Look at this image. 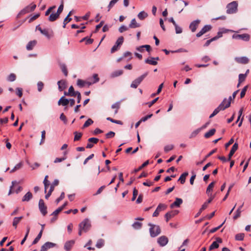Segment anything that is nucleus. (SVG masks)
Masks as SVG:
<instances>
[{
  "instance_id": "39448f33",
  "label": "nucleus",
  "mask_w": 251,
  "mask_h": 251,
  "mask_svg": "<svg viewBox=\"0 0 251 251\" xmlns=\"http://www.w3.org/2000/svg\"><path fill=\"white\" fill-rule=\"evenodd\" d=\"M238 3L236 1H233L227 4L226 6V12L228 14H233L237 10Z\"/></svg>"
},
{
  "instance_id": "6e6552de",
  "label": "nucleus",
  "mask_w": 251,
  "mask_h": 251,
  "mask_svg": "<svg viewBox=\"0 0 251 251\" xmlns=\"http://www.w3.org/2000/svg\"><path fill=\"white\" fill-rule=\"evenodd\" d=\"M39 208L41 213L45 216L47 213V207L45 205L44 201L40 199L39 201Z\"/></svg>"
},
{
  "instance_id": "69168bd1",
  "label": "nucleus",
  "mask_w": 251,
  "mask_h": 251,
  "mask_svg": "<svg viewBox=\"0 0 251 251\" xmlns=\"http://www.w3.org/2000/svg\"><path fill=\"white\" fill-rule=\"evenodd\" d=\"M93 77L94 78V80L90 82V83H92V84H94V83H96L99 81V78L98 75L97 74L93 75Z\"/></svg>"
},
{
  "instance_id": "dca6fc26",
  "label": "nucleus",
  "mask_w": 251,
  "mask_h": 251,
  "mask_svg": "<svg viewBox=\"0 0 251 251\" xmlns=\"http://www.w3.org/2000/svg\"><path fill=\"white\" fill-rule=\"evenodd\" d=\"M222 240L220 238H217V241L213 242L210 246L209 250L211 251L214 249L218 248L219 246L218 243H222Z\"/></svg>"
},
{
  "instance_id": "58836bf2",
  "label": "nucleus",
  "mask_w": 251,
  "mask_h": 251,
  "mask_svg": "<svg viewBox=\"0 0 251 251\" xmlns=\"http://www.w3.org/2000/svg\"><path fill=\"white\" fill-rule=\"evenodd\" d=\"M246 75H244V74H239V82H238V84L237 85V87H239L240 84L243 82V81H245V80L246 79Z\"/></svg>"
},
{
  "instance_id": "bb28decb",
  "label": "nucleus",
  "mask_w": 251,
  "mask_h": 251,
  "mask_svg": "<svg viewBox=\"0 0 251 251\" xmlns=\"http://www.w3.org/2000/svg\"><path fill=\"white\" fill-rule=\"evenodd\" d=\"M69 103V100L65 98L64 97L61 98V99L58 101V104L59 105H62L63 106H66Z\"/></svg>"
},
{
  "instance_id": "cd10ccee",
  "label": "nucleus",
  "mask_w": 251,
  "mask_h": 251,
  "mask_svg": "<svg viewBox=\"0 0 251 251\" xmlns=\"http://www.w3.org/2000/svg\"><path fill=\"white\" fill-rule=\"evenodd\" d=\"M36 44L37 41L36 40H33L29 42L26 47L27 50H32L33 49V48L35 46Z\"/></svg>"
},
{
  "instance_id": "37998d69",
  "label": "nucleus",
  "mask_w": 251,
  "mask_h": 251,
  "mask_svg": "<svg viewBox=\"0 0 251 251\" xmlns=\"http://www.w3.org/2000/svg\"><path fill=\"white\" fill-rule=\"evenodd\" d=\"M123 71L122 70H117V71H116L114 72L113 73H112V74H111V76L113 77H117V76L122 75L123 74Z\"/></svg>"
},
{
  "instance_id": "f257e3e1",
  "label": "nucleus",
  "mask_w": 251,
  "mask_h": 251,
  "mask_svg": "<svg viewBox=\"0 0 251 251\" xmlns=\"http://www.w3.org/2000/svg\"><path fill=\"white\" fill-rule=\"evenodd\" d=\"M231 97L230 96L228 100L225 99L222 103L216 108L213 113L210 115L209 118H211L217 115L221 110H224L225 109L229 107L230 105Z\"/></svg>"
},
{
  "instance_id": "052dcab7",
  "label": "nucleus",
  "mask_w": 251,
  "mask_h": 251,
  "mask_svg": "<svg viewBox=\"0 0 251 251\" xmlns=\"http://www.w3.org/2000/svg\"><path fill=\"white\" fill-rule=\"evenodd\" d=\"M167 207V205L163 203H160L157 207L158 208V209H160V210L161 211L165 210Z\"/></svg>"
},
{
  "instance_id": "3c124183",
  "label": "nucleus",
  "mask_w": 251,
  "mask_h": 251,
  "mask_svg": "<svg viewBox=\"0 0 251 251\" xmlns=\"http://www.w3.org/2000/svg\"><path fill=\"white\" fill-rule=\"evenodd\" d=\"M244 238V233H238L235 235V239L238 241H242Z\"/></svg>"
},
{
  "instance_id": "a19ab883",
  "label": "nucleus",
  "mask_w": 251,
  "mask_h": 251,
  "mask_svg": "<svg viewBox=\"0 0 251 251\" xmlns=\"http://www.w3.org/2000/svg\"><path fill=\"white\" fill-rule=\"evenodd\" d=\"M85 42V44L86 45H89L91 44L93 42V39L88 38V37H85L82 38L80 41V42Z\"/></svg>"
},
{
  "instance_id": "ddd939ff",
  "label": "nucleus",
  "mask_w": 251,
  "mask_h": 251,
  "mask_svg": "<svg viewBox=\"0 0 251 251\" xmlns=\"http://www.w3.org/2000/svg\"><path fill=\"white\" fill-rule=\"evenodd\" d=\"M36 29L37 30H38L39 31H40V32L43 34L44 35H45V36H46L47 38H50L51 37V36H52V34H50L49 32V30L48 29H42V28L39 25H37L36 27Z\"/></svg>"
},
{
  "instance_id": "c9c22d12",
  "label": "nucleus",
  "mask_w": 251,
  "mask_h": 251,
  "mask_svg": "<svg viewBox=\"0 0 251 251\" xmlns=\"http://www.w3.org/2000/svg\"><path fill=\"white\" fill-rule=\"evenodd\" d=\"M48 176H46L45 177L43 183L45 186V192H46L48 188L50 185V181L48 180Z\"/></svg>"
},
{
  "instance_id": "13d9d810",
  "label": "nucleus",
  "mask_w": 251,
  "mask_h": 251,
  "mask_svg": "<svg viewBox=\"0 0 251 251\" xmlns=\"http://www.w3.org/2000/svg\"><path fill=\"white\" fill-rule=\"evenodd\" d=\"M138 190L135 188L133 191V196L131 199L132 201H134L136 199L137 196L138 195Z\"/></svg>"
},
{
  "instance_id": "a878e982",
  "label": "nucleus",
  "mask_w": 251,
  "mask_h": 251,
  "mask_svg": "<svg viewBox=\"0 0 251 251\" xmlns=\"http://www.w3.org/2000/svg\"><path fill=\"white\" fill-rule=\"evenodd\" d=\"M33 197L32 194L30 192H28L26 193L22 198V201H28Z\"/></svg>"
},
{
  "instance_id": "393cba45",
  "label": "nucleus",
  "mask_w": 251,
  "mask_h": 251,
  "mask_svg": "<svg viewBox=\"0 0 251 251\" xmlns=\"http://www.w3.org/2000/svg\"><path fill=\"white\" fill-rule=\"evenodd\" d=\"M140 26V24L137 22L135 18L133 19L131 21V22L129 25V27L131 28H135L137 27H139Z\"/></svg>"
},
{
  "instance_id": "338daca9",
  "label": "nucleus",
  "mask_w": 251,
  "mask_h": 251,
  "mask_svg": "<svg viewBox=\"0 0 251 251\" xmlns=\"http://www.w3.org/2000/svg\"><path fill=\"white\" fill-rule=\"evenodd\" d=\"M128 29V28L125 25H122L119 28V31L120 32L122 33L125 31H126Z\"/></svg>"
},
{
  "instance_id": "79ce46f5",
  "label": "nucleus",
  "mask_w": 251,
  "mask_h": 251,
  "mask_svg": "<svg viewBox=\"0 0 251 251\" xmlns=\"http://www.w3.org/2000/svg\"><path fill=\"white\" fill-rule=\"evenodd\" d=\"M60 67L61 69L62 72L63 73L64 75L67 76L68 75V71L67 69V67L64 64H60Z\"/></svg>"
},
{
  "instance_id": "2eb2a0df",
  "label": "nucleus",
  "mask_w": 251,
  "mask_h": 251,
  "mask_svg": "<svg viewBox=\"0 0 251 251\" xmlns=\"http://www.w3.org/2000/svg\"><path fill=\"white\" fill-rule=\"evenodd\" d=\"M168 242V239L165 236L160 237L157 240V243L160 246L163 247L165 246Z\"/></svg>"
},
{
  "instance_id": "1a4fd4ad",
  "label": "nucleus",
  "mask_w": 251,
  "mask_h": 251,
  "mask_svg": "<svg viewBox=\"0 0 251 251\" xmlns=\"http://www.w3.org/2000/svg\"><path fill=\"white\" fill-rule=\"evenodd\" d=\"M232 37L234 39H241L246 41H248L250 40V35L246 33L243 34H234Z\"/></svg>"
},
{
  "instance_id": "72a5a7b5",
  "label": "nucleus",
  "mask_w": 251,
  "mask_h": 251,
  "mask_svg": "<svg viewBox=\"0 0 251 251\" xmlns=\"http://www.w3.org/2000/svg\"><path fill=\"white\" fill-rule=\"evenodd\" d=\"M221 36H222V33L220 32H218V36H215V37L212 38V39L207 40L205 44H204V46L207 47V46H209L211 42L216 40V39H217L218 38H219Z\"/></svg>"
},
{
  "instance_id": "20e7f679",
  "label": "nucleus",
  "mask_w": 251,
  "mask_h": 251,
  "mask_svg": "<svg viewBox=\"0 0 251 251\" xmlns=\"http://www.w3.org/2000/svg\"><path fill=\"white\" fill-rule=\"evenodd\" d=\"M149 226H151L150 232L152 237H156L160 233L161 229L159 226L151 224H150Z\"/></svg>"
},
{
  "instance_id": "5fc2aeb1",
  "label": "nucleus",
  "mask_w": 251,
  "mask_h": 251,
  "mask_svg": "<svg viewBox=\"0 0 251 251\" xmlns=\"http://www.w3.org/2000/svg\"><path fill=\"white\" fill-rule=\"evenodd\" d=\"M40 15V13H37V14H35V15L31 17L29 20V21H28L29 23H30L31 22H32L33 21H34V20H35L36 19H37V18H38L39 17Z\"/></svg>"
},
{
  "instance_id": "de8ad7c7",
  "label": "nucleus",
  "mask_w": 251,
  "mask_h": 251,
  "mask_svg": "<svg viewBox=\"0 0 251 251\" xmlns=\"http://www.w3.org/2000/svg\"><path fill=\"white\" fill-rule=\"evenodd\" d=\"M104 243V240L103 239H100L97 241V243L96 246L98 248H101V247H102L103 246Z\"/></svg>"
},
{
  "instance_id": "9b49d317",
  "label": "nucleus",
  "mask_w": 251,
  "mask_h": 251,
  "mask_svg": "<svg viewBox=\"0 0 251 251\" xmlns=\"http://www.w3.org/2000/svg\"><path fill=\"white\" fill-rule=\"evenodd\" d=\"M99 140L98 138H90L88 139V143L86 146V148L87 149H91L93 148L94 146V144H96L98 142Z\"/></svg>"
},
{
  "instance_id": "2f4dec72",
  "label": "nucleus",
  "mask_w": 251,
  "mask_h": 251,
  "mask_svg": "<svg viewBox=\"0 0 251 251\" xmlns=\"http://www.w3.org/2000/svg\"><path fill=\"white\" fill-rule=\"evenodd\" d=\"M188 175V173L187 172H185L183 173L180 176L178 180L179 181L181 184H184L185 182L186 177Z\"/></svg>"
},
{
  "instance_id": "c85d7f7f",
  "label": "nucleus",
  "mask_w": 251,
  "mask_h": 251,
  "mask_svg": "<svg viewBox=\"0 0 251 251\" xmlns=\"http://www.w3.org/2000/svg\"><path fill=\"white\" fill-rule=\"evenodd\" d=\"M120 107V102H116L115 103L113 104L111 106V108L115 110L114 112V115H116V114H117Z\"/></svg>"
},
{
  "instance_id": "774afa93",
  "label": "nucleus",
  "mask_w": 251,
  "mask_h": 251,
  "mask_svg": "<svg viewBox=\"0 0 251 251\" xmlns=\"http://www.w3.org/2000/svg\"><path fill=\"white\" fill-rule=\"evenodd\" d=\"M119 48V46L115 43V44L113 46V47L112 48V49L111 50V52L112 53H114L116 51L118 50Z\"/></svg>"
},
{
  "instance_id": "49530a36",
  "label": "nucleus",
  "mask_w": 251,
  "mask_h": 251,
  "mask_svg": "<svg viewBox=\"0 0 251 251\" xmlns=\"http://www.w3.org/2000/svg\"><path fill=\"white\" fill-rule=\"evenodd\" d=\"M42 231H40L39 234H38L37 236L35 238V239L33 241L32 244H36L38 243V242L39 241L40 238L42 237Z\"/></svg>"
},
{
  "instance_id": "09e8293b",
  "label": "nucleus",
  "mask_w": 251,
  "mask_h": 251,
  "mask_svg": "<svg viewBox=\"0 0 251 251\" xmlns=\"http://www.w3.org/2000/svg\"><path fill=\"white\" fill-rule=\"evenodd\" d=\"M93 123V121L91 119H88L84 123V124L83 126V128L87 127L92 125Z\"/></svg>"
},
{
  "instance_id": "0eeeda50",
  "label": "nucleus",
  "mask_w": 251,
  "mask_h": 251,
  "mask_svg": "<svg viewBox=\"0 0 251 251\" xmlns=\"http://www.w3.org/2000/svg\"><path fill=\"white\" fill-rule=\"evenodd\" d=\"M12 185L10 187V189L8 193L9 195L13 193L14 192H15L16 193H18L22 189L21 186L18 185V184L15 185V184H17L16 181H12Z\"/></svg>"
},
{
  "instance_id": "aec40b11",
  "label": "nucleus",
  "mask_w": 251,
  "mask_h": 251,
  "mask_svg": "<svg viewBox=\"0 0 251 251\" xmlns=\"http://www.w3.org/2000/svg\"><path fill=\"white\" fill-rule=\"evenodd\" d=\"M58 89L60 91H62L66 87V81L65 80H61L58 81Z\"/></svg>"
},
{
  "instance_id": "c756f323",
  "label": "nucleus",
  "mask_w": 251,
  "mask_h": 251,
  "mask_svg": "<svg viewBox=\"0 0 251 251\" xmlns=\"http://www.w3.org/2000/svg\"><path fill=\"white\" fill-rule=\"evenodd\" d=\"M68 96L75 97L76 95V91H75L74 88L73 86L70 87L69 91L67 92Z\"/></svg>"
},
{
  "instance_id": "f3484780",
  "label": "nucleus",
  "mask_w": 251,
  "mask_h": 251,
  "mask_svg": "<svg viewBox=\"0 0 251 251\" xmlns=\"http://www.w3.org/2000/svg\"><path fill=\"white\" fill-rule=\"evenodd\" d=\"M154 59L156 60H158L159 57H157L156 58L151 57L150 58H148V59H146L145 62V63L150 64V65H156L157 64V62L155 60H154Z\"/></svg>"
},
{
  "instance_id": "7c9ffc66",
  "label": "nucleus",
  "mask_w": 251,
  "mask_h": 251,
  "mask_svg": "<svg viewBox=\"0 0 251 251\" xmlns=\"http://www.w3.org/2000/svg\"><path fill=\"white\" fill-rule=\"evenodd\" d=\"M59 17V15L57 13H52L49 17V21L50 22H54L57 20Z\"/></svg>"
},
{
  "instance_id": "4c0bfd02",
  "label": "nucleus",
  "mask_w": 251,
  "mask_h": 251,
  "mask_svg": "<svg viewBox=\"0 0 251 251\" xmlns=\"http://www.w3.org/2000/svg\"><path fill=\"white\" fill-rule=\"evenodd\" d=\"M216 130L214 128L210 129L208 132H206L204 134V137L206 138H209L210 137L213 135L215 133Z\"/></svg>"
},
{
  "instance_id": "c03bdc74",
  "label": "nucleus",
  "mask_w": 251,
  "mask_h": 251,
  "mask_svg": "<svg viewBox=\"0 0 251 251\" xmlns=\"http://www.w3.org/2000/svg\"><path fill=\"white\" fill-rule=\"evenodd\" d=\"M142 224L141 223H140L138 222H134L132 224V227L136 229H140L142 227Z\"/></svg>"
},
{
  "instance_id": "f8f14e48",
  "label": "nucleus",
  "mask_w": 251,
  "mask_h": 251,
  "mask_svg": "<svg viewBox=\"0 0 251 251\" xmlns=\"http://www.w3.org/2000/svg\"><path fill=\"white\" fill-rule=\"evenodd\" d=\"M56 246V244L51 242H46L41 247L40 251H47L48 249L52 248Z\"/></svg>"
},
{
  "instance_id": "680f3d73",
  "label": "nucleus",
  "mask_w": 251,
  "mask_h": 251,
  "mask_svg": "<svg viewBox=\"0 0 251 251\" xmlns=\"http://www.w3.org/2000/svg\"><path fill=\"white\" fill-rule=\"evenodd\" d=\"M44 83L41 81H39L37 83L38 90L39 92H41L43 87H44Z\"/></svg>"
},
{
  "instance_id": "b1692460",
  "label": "nucleus",
  "mask_w": 251,
  "mask_h": 251,
  "mask_svg": "<svg viewBox=\"0 0 251 251\" xmlns=\"http://www.w3.org/2000/svg\"><path fill=\"white\" fill-rule=\"evenodd\" d=\"M183 201L180 198H176V201L171 204L170 207L171 208H173L175 206L179 207L180 204H182Z\"/></svg>"
},
{
  "instance_id": "ea45409f",
  "label": "nucleus",
  "mask_w": 251,
  "mask_h": 251,
  "mask_svg": "<svg viewBox=\"0 0 251 251\" xmlns=\"http://www.w3.org/2000/svg\"><path fill=\"white\" fill-rule=\"evenodd\" d=\"M243 206V204L240 206L236 210L235 215L233 217L234 220H236L239 217H240L241 213V208Z\"/></svg>"
},
{
  "instance_id": "bf43d9fd",
  "label": "nucleus",
  "mask_w": 251,
  "mask_h": 251,
  "mask_svg": "<svg viewBox=\"0 0 251 251\" xmlns=\"http://www.w3.org/2000/svg\"><path fill=\"white\" fill-rule=\"evenodd\" d=\"M71 20H72L71 18H69V17H68V16H67L65 18V19H64V22H63V28H65L66 24L70 22Z\"/></svg>"
},
{
  "instance_id": "f03ea898",
  "label": "nucleus",
  "mask_w": 251,
  "mask_h": 251,
  "mask_svg": "<svg viewBox=\"0 0 251 251\" xmlns=\"http://www.w3.org/2000/svg\"><path fill=\"white\" fill-rule=\"evenodd\" d=\"M91 223L89 220L87 218L85 219L79 225L78 234L81 236L83 232H87L91 227Z\"/></svg>"
},
{
  "instance_id": "6ab92c4d",
  "label": "nucleus",
  "mask_w": 251,
  "mask_h": 251,
  "mask_svg": "<svg viewBox=\"0 0 251 251\" xmlns=\"http://www.w3.org/2000/svg\"><path fill=\"white\" fill-rule=\"evenodd\" d=\"M238 147V144H237L236 143H235L233 145V146L230 151V152L228 154V161L230 160L231 157L234 154L235 152L237 150Z\"/></svg>"
},
{
  "instance_id": "5701e85b",
  "label": "nucleus",
  "mask_w": 251,
  "mask_h": 251,
  "mask_svg": "<svg viewBox=\"0 0 251 251\" xmlns=\"http://www.w3.org/2000/svg\"><path fill=\"white\" fill-rule=\"evenodd\" d=\"M75 241L73 240H70L66 242L64 245V249L67 251H70Z\"/></svg>"
},
{
  "instance_id": "e433bc0d",
  "label": "nucleus",
  "mask_w": 251,
  "mask_h": 251,
  "mask_svg": "<svg viewBox=\"0 0 251 251\" xmlns=\"http://www.w3.org/2000/svg\"><path fill=\"white\" fill-rule=\"evenodd\" d=\"M215 182L213 181L209 184V185L208 186V187H207V189H206V192L207 194L209 195V193L212 191L213 188H214V186L215 185Z\"/></svg>"
},
{
  "instance_id": "a211bd4d",
  "label": "nucleus",
  "mask_w": 251,
  "mask_h": 251,
  "mask_svg": "<svg viewBox=\"0 0 251 251\" xmlns=\"http://www.w3.org/2000/svg\"><path fill=\"white\" fill-rule=\"evenodd\" d=\"M92 84L90 81H84L83 80L78 79L77 81V85L80 87H84L86 85L90 86Z\"/></svg>"
},
{
  "instance_id": "423d86ee",
  "label": "nucleus",
  "mask_w": 251,
  "mask_h": 251,
  "mask_svg": "<svg viewBox=\"0 0 251 251\" xmlns=\"http://www.w3.org/2000/svg\"><path fill=\"white\" fill-rule=\"evenodd\" d=\"M148 73L146 72L142 75H141L140 76L135 79L131 83L130 87L133 88H136L138 86V85L141 83V82L143 81V80L145 78V77L148 75Z\"/></svg>"
},
{
  "instance_id": "e2e57ef3",
  "label": "nucleus",
  "mask_w": 251,
  "mask_h": 251,
  "mask_svg": "<svg viewBox=\"0 0 251 251\" xmlns=\"http://www.w3.org/2000/svg\"><path fill=\"white\" fill-rule=\"evenodd\" d=\"M115 135V132L113 131H109L106 134L105 136L106 138H111L113 137Z\"/></svg>"
},
{
  "instance_id": "7ed1b4c3",
  "label": "nucleus",
  "mask_w": 251,
  "mask_h": 251,
  "mask_svg": "<svg viewBox=\"0 0 251 251\" xmlns=\"http://www.w3.org/2000/svg\"><path fill=\"white\" fill-rule=\"evenodd\" d=\"M36 7V4L31 3L30 5L26 6L25 8L23 9L18 14L17 17L20 18L21 16L24 15L26 13L32 12L34 10Z\"/></svg>"
},
{
  "instance_id": "9d476101",
  "label": "nucleus",
  "mask_w": 251,
  "mask_h": 251,
  "mask_svg": "<svg viewBox=\"0 0 251 251\" xmlns=\"http://www.w3.org/2000/svg\"><path fill=\"white\" fill-rule=\"evenodd\" d=\"M178 213V211L176 210L171 211L166 213L165 218H166V222H168L171 219L176 215Z\"/></svg>"
},
{
  "instance_id": "473e14b6",
  "label": "nucleus",
  "mask_w": 251,
  "mask_h": 251,
  "mask_svg": "<svg viewBox=\"0 0 251 251\" xmlns=\"http://www.w3.org/2000/svg\"><path fill=\"white\" fill-rule=\"evenodd\" d=\"M23 218V216H21L19 217H15L14 218L12 224L15 228H17V225L20 223V222L21 221V220Z\"/></svg>"
},
{
  "instance_id": "864d4df0",
  "label": "nucleus",
  "mask_w": 251,
  "mask_h": 251,
  "mask_svg": "<svg viewBox=\"0 0 251 251\" xmlns=\"http://www.w3.org/2000/svg\"><path fill=\"white\" fill-rule=\"evenodd\" d=\"M124 37L123 36H121L118 38V39L116 41V44L120 47L121 45L123 44L124 42Z\"/></svg>"
},
{
  "instance_id": "8fccbe9b",
  "label": "nucleus",
  "mask_w": 251,
  "mask_h": 251,
  "mask_svg": "<svg viewBox=\"0 0 251 251\" xmlns=\"http://www.w3.org/2000/svg\"><path fill=\"white\" fill-rule=\"evenodd\" d=\"M16 75L12 73L8 75L7 80L11 82L14 81L16 79Z\"/></svg>"
},
{
  "instance_id": "6e6d98bb",
  "label": "nucleus",
  "mask_w": 251,
  "mask_h": 251,
  "mask_svg": "<svg viewBox=\"0 0 251 251\" xmlns=\"http://www.w3.org/2000/svg\"><path fill=\"white\" fill-rule=\"evenodd\" d=\"M46 137V131L45 130H43L41 132V140L40 144L41 145L45 142Z\"/></svg>"
},
{
  "instance_id": "f704fd0d",
  "label": "nucleus",
  "mask_w": 251,
  "mask_h": 251,
  "mask_svg": "<svg viewBox=\"0 0 251 251\" xmlns=\"http://www.w3.org/2000/svg\"><path fill=\"white\" fill-rule=\"evenodd\" d=\"M148 14L144 11L140 12L138 14V17L141 20H144L146 18L148 17Z\"/></svg>"
},
{
  "instance_id": "4468645a",
  "label": "nucleus",
  "mask_w": 251,
  "mask_h": 251,
  "mask_svg": "<svg viewBox=\"0 0 251 251\" xmlns=\"http://www.w3.org/2000/svg\"><path fill=\"white\" fill-rule=\"evenodd\" d=\"M211 29V26L210 25H205L201 30L197 34V37H200L203 34L209 31Z\"/></svg>"
},
{
  "instance_id": "a18cd8bd",
  "label": "nucleus",
  "mask_w": 251,
  "mask_h": 251,
  "mask_svg": "<svg viewBox=\"0 0 251 251\" xmlns=\"http://www.w3.org/2000/svg\"><path fill=\"white\" fill-rule=\"evenodd\" d=\"M75 137H74V141H78L80 139V138L82 137V133H78L77 132H74Z\"/></svg>"
},
{
  "instance_id": "0e129e2a",
  "label": "nucleus",
  "mask_w": 251,
  "mask_h": 251,
  "mask_svg": "<svg viewBox=\"0 0 251 251\" xmlns=\"http://www.w3.org/2000/svg\"><path fill=\"white\" fill-rule=\"evenodd\" d=\"M174 148V146L172 145H167L164 148V151L165 152H167L169 151L173 150Z\"/></svg>"
},
{
  "instance_id": "603ef678",
  "label": "nucleus",
  "mask_w": 251,
  "mask_h": 251,
  "mask_svg": "<svg viewBox=\"0 0 251 251\" xmlns=\"http://www.w3.org/2000/svg\"><path fill=\"white\" fill-rule=\"evenodd\" d=\"M119 0H112L108 5V11H109L111 8Z\"/></svg>"
},
{
  "instance_id": "4d7b16f0",
  "label": "nucleus",
  "mask_w": 251,
  "mask_h": 251,
  "mask_svg": "<svg viewBox=\"0 0 251 251\" xmlns=\"http://www.w3.org/2000/svg\"><path fill=\"white\" fill-rule=\"evenodd\" d=\"M106 119H107V120L109 121L114 123H116V124H119V125L122 124V121L114 120V119L111 118L110 117H108L106 118Z\"/></svg>"
},
{
  "instance_id": "4be33fe9",
  "label": "nucleus",
  "mask_w": 251,
  "mask_h": 251,
  "mask_svg": "<svg viewBox=\"0 0 251 251\" xmlns=\"http://www.w3.org/2000/svg\"><path fill=\"white\" fill-rule=\"evenodd\" d=\"M200 23V21L198 20L194 21L191 23L189 26V28L191 30L192 32H195L199 24Z\"/></svg>"
},
{
  "instance_id": "412c9836",
  "label": "nucleus",
  "mask_w": 251,
  "mask_h": 251,
  "mask_svg": "<svg viewBox=\"0 0 251 251\" xmlns=\"http://www.w3.org/2000/svg\"><path fill=\"white\" fill-rule=\"evenodd\" d=\"M235 60L237 62L243 64H247L249 62V59L246 57H236Z\"/></svg>"
}]
</instances>
